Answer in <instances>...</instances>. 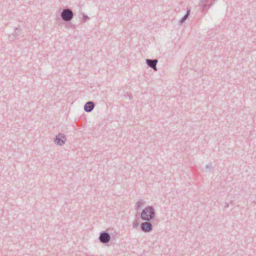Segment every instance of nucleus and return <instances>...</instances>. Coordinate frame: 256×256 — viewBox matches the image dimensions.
Segmentation results:
<instances>
[{
  "mask_svg": "<svg viewBox=\"0 0 256 256\" xmlns=\"http://www.w3.org/2000/svg\"><path fill=\"white\" fill-rule=\"evenodd\" d=\"M188 16L187 14H184V16H183V17H182L179 22L180 24H182L183 22H185V20H186V18H188Z\"/></svg>",
  "mask_w": 256,
  "mask_h": 256,
  "instance_id": "obj_11",
  "label": "nucleus"
},
{
  "mask_svg": "<svg viewBox=\"0 0 256 256\" xmlns=\"http://www.w3.org/2000/svg\"><path fill=\"white\" fill-rule=\"evenodd\" d=\"M54 141L56 145L62 146L65 144L66 138L64 134L59 133L56 136Z\"/></svg>",
  "mask_w": 256,
  "mask_h": 256,
  "instance_id": "obj_3",
  "label": "nucleus"
},
{
  "mask_svg": "<svg viewBox=\"0 0 256 256\" xmlns=\"http://www.w3.org/2000/svg\"><path fill=\"white\" fill-rule=\"evenodd\" d=\"M98 238L102 243L107 244L110 241L111 236L108 232L104 231L100 233Z\"/></svg>",
  "mask_w": 256,
  "mask_h": 256,
  "instance_id": "obj_4",
  "label": "nucleus"
},
{
  "mask_svg": "<svg viewBox=\"0 0 256 256\" xmlns=\"http://www.w3.org/2000/svg\"><path fill=\"white\" fill-rule=\"evenodd\" d=\"M155 214L154 207L152 206H148L142 210L140 218L144 221L150 222L154 219Z\"/></svg>",
  "mask_w": 256,
  "mask_h": 256,
  "instance_id": "obj_1",
  "label": "nucleus"
},
{
  "mask_svg": "<svg viewBox=\"0 0 256 256\" xmlns=\"http://www.w3.org/2000/svg\"><path fill=\"white\" fill-rule=\"evenodd\" d=\"M158 62L157 59H146V64L148 66L154 70H157L156 64Z\"/></svg>",
  "mask_w": 256,
  "mask_h": 256,
  "instance_id": "obj_6",
  "label": "nucleus"
},
{
  "mask_svg": "<svg viewBox=\"0 0 256 256\" xmlns=\"http://www.w3.org/2000/svg\"><path fill=\"white\" fill-rule=\"evenodd\" d=\"M208 1V0H200L199 4H206Z\"/></svg>",
  "mask_w": 256,
  "mask_h": 256,
  "instance_id": "obj_14",
  "label": "nucleus"
},
{
  "mask_svg": "<svg viewBox=\"0 0 256 256\" xmlns=\"http://www.w3.org/2000/svg\"><path fill=\"white\" fill-rule=\"evenodd\" d=\"M205 168L210 170L212 169V167L210 165L208 164L206 166Z\"/></svg>",
  "mask_w": 256,
  "mask_h": 256,
  "instance_id": "obj_15",
  "label": "nucleus"
},
{
  "mask_svg": "<svg viewBox=\"0 0 256 256\" xmlns=\"http://www.w3.org/2000/svg\"><path fill=\"white\" fill-rule=\"evenodd\" d=\"M190 9H187L186 12L185 14H187L188 16H190Z\"/></svg>",
  "mask_w": 256,
  "mask_h": 256,
  "instance_id": "obj_16",
  "label": "nucleus"
},
{
  "mask_svg": "<svg viewBox=\"0 0 256 256\" xmlns=\"http://www.w3.org/2000/svg\"><path fill=\"white\" fill-rule=\"evenodd\" d=\"M255 203H256V202Z\"/></svg>",
  "mask_w": 256,
  "mask_h": 256,
  "instance_id": "obj_18",
  "label": "nucleus"
},
{
  "mask_svg": "<svg viewBox=\"0 0 256 256\" xmlns=\"http://www.w3.org/2000/svg\"><path fill=\"white\" fill-rule=\"evenodd\" d=\"M95 106L94 103L92 101L86 102L84 106V110L86 112H90Z\"/></svg>",
  "mask_w": 256,
  "mask_h": 256,
  "instance_id": "obj_7",
  "label": "nucleus"
},
{
  "mask_svg": "<svg viewBox=\"0 0 256 256\" xmlns=\"http://www.w3.org/2000/svg\"><path fill=\"white\" fill-rule=\"evenodd\" d=\"M22 34V32L18 30V28H15L14 33L12 34L16 38H18V36H20Z\"/></svg>",
  "mask_w": 256,
  "mask_h": 256,
  "instance_id": "obj_10",
  "label": "nucleus"
},
{
  "mask_svg": "<svg viewBox=\"0 0 256 256\" xmlns=\"http://www.w3.org/2000/svg\"><path fill=\"white\" fill-rule=\"evenodd\" d=\"M229 206V204L228 202H226L225 203V205H224V207L225 208H228Z\"/></svg>",
  "mask_w": 256,
  "mask_h": 256,
  "instance_id": "obj_17",
  "label": "nucleus"
},
{
  "mask_svg": "<svg viewBox=\"0 0 256 256\" xmlns=\"http://www.w3.org/2000/svg\"><path fill=\"white\" fill-rule=\"evenodd\" d=\"M144 204V202L143 200H138L136 203V208H135L136 210H138L143 206V205Z\"/></svg>",
  "mask_w": 256,
  "mask_h": 256,
  "instance_id": "obj_9",
  "label": "nucleus"
},
{
  "mask_svg": "<svg viewBox=\"0 0 256 256\" xmlns=\"http://www.w3.org/2000/svg\"><path fill=\"white\" fill-rule=\"evenodd\" d=\"M88 20H89V17L88 16L83 14L82 20L85 22Z\"/></svg>",
  "mask_w": 256,
  "mask_h": 256,
  "instance_id": "obj_13",
  "label": "nucleus"
},
{
  "mask_svg": "<svg viewBox=\"0 0 256 256\" xmlns=\"http://www.w3.org/2000/svg\"><path fill=\"white\" fill-rule=\"evenodd\" d=\"M212 6V4H199V6L200 7L202 12H204L208 8H210Z\"/></svg>",
  "mask_w": 256,
  "mask_h": 256,
  "instance_id": "obj_8",
  "label": "nucleus"
},
{
  "mask_svg": "<svg viewBox=\"0 0 256 256\" xmlns=\"http://www.w3.org/2000/svg\"><path fill=\"white\" fill-rule=\"evenodd\" d=\"M142 231L145 232H150L152 230V225L150 222H142L140 224Z\"/></svg>",
  "mask_w": 256,
  "mask_h": 256,
  "instance_id": "obj_5",
  "label": "nucleus"
},
{
  "mask_svg": "<svg viewBox=\"0 0 256 256\" xmlns=\"http://www.w3.org/2000/svg\"><path fill=\"white\" fill-rule=\"evenodd\" d=\"M60 16L64 21L70 22L74 18V12L70 8H64L61 12Z\"/></svg>",
  "mask_w": 256,
  "mask_h": 256,
  "instance_id": "obj_2",
  "label": "nucleus"
},
{
  "mask_svg": "<svg viewBox=\"0 0 256 256\" xmlns=\"http://www.w3.org/2000/svg\"><path fill=\"white\" fill-rule=\"evenodd\" d=\"M138 226V222L137 220H134L132 223L133 228H136Z\"/></svg>",
  "mask_w": 256,
  "mask_h": 256,
  "instance_id": "obj_12",
  "label": "nucleus"
}]
</instances>
